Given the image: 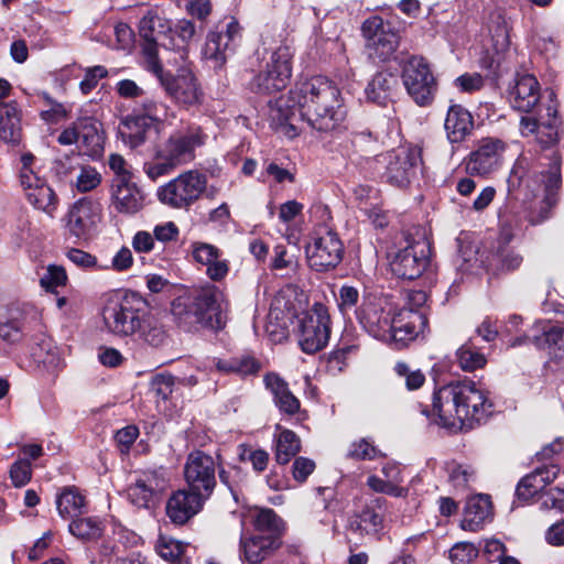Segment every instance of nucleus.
I'll use <instances>...</instances> for the list:
<instances>
[{
    "label": "nucleus",
    "instance_id": "1",
    "mask_svg": "<svg viewBox=\"0 0 564 564\" xmlns=\"http://www.w3.org/2000/svg\"><path fill=\"white\" fill-rule=\"evenodd\" d=\"M269 118L273 126L294 138L305 122L317 132L335 131L346 118L341 93L324 76H314L297 83L286 96L269 102Z\"/></svg>",
    "mask_w": 564,
    "mask_h": 564
},
{
    "label": "nucleus",
    "instance_id": "2",
    "mask_svg": "<svg viewBox=\"0 0 564 564\" xmlns=\"http://www.w3.org/2000/svg\"><path fill=\"white\" fill-rule=\"evenodd\" d=\"M510 195L521 200L531 225L549 218L561 186V160L554 153L551 158H540L527 172V159H519L508 177Z\"/></svg>",
    "mask_w": 564,
    "mask_h": 564
},
{
    "label": "nucleus",
    "instance_id": "3",
    "mask_svg": "<svg viewBox=\"0 0 564 564\" xmlns=\"http://www.w3.org/2000/svg\"><path fill=\"white\" fill-rule=\"evenodd\" d=\"M492 402L485 390L471 380L440 388L432 398V409L422 413L434 424L454 430L473 427L492 413Z\"/></svg>",
    "mask_w": 564,
    "mask_h": 564
},
{
    "label": "nucleus",
    "instance_id": "4",
    "mask_svg": "<svg viewBox=\"0 0 564 564\" xmlns=\"http://www.w3.org/2000/svg\"><path fill=\"white\" fill-rule=\"evenodd\" d=\"M223 292L214 284L192 290L172 302L171 312L178 326L187 332L199 328L221 329L226 324Z\"/></svg>",
    "mask_w": 564,
    "mask_h": 564
},
{
    "label": "nucleus",
    "instance_id": "5",
    "mask_svg": "<svg viewBox=\"0 0 564 564\" xmlns=\"http://www.w3.org/2000/svg\"><path fill=\"white\" fill-rule=\"evenodd\" d=\"M206 134L198 126H188L174 131L158 144L151 162L143 165V171L152 181L172 173L175 169L188 164L196 156V150L204 145Z\"/></svg>",
    "mask_w": 564,
    "mask_h": 564
},
{
    "label": "nucleus",
    "instance_id": "6",
    "mask_svg": "<svg viewBox=\"0 0 564 564\" xmlns=\"http://www.w3.org/2000/svg\"><path fill=\"white\" fill-rule=\"evenodd\" d=\"M148 305V302L135 292L109 300L102 308L105 329L118 337H132Z\"/></svg>",
    "mask_w": 564,
    "mask_h": 564
},
{
    "label": "nucleus",
    "instance_id": "7",
    "mask_svg": "<svg viewBox=\"0 0 564 564\" xmlns=\"http://www.w3.org/2000/svg\"><path fill=\"white\" fill-rule=\"evenodd\" d=\"M206 189V175L197 170H188L160 186L156 196L170 208L189 210Z\"/></svg>",
    "mask_w": 564,
    "mask_h": 564
},
{
    "label": "nucleus",
    "instance_id": "8",
    "mask_svg": "<svg viewBox=\"0 0 564 564\" xmlns=\"http://www.w3.org/2000/svg\"><path fill=\"white\" fill-rule=\"evenodd\" d=\"M148 54L150 55V66L147 69L158 77L165 93L177 105L189 108L202 104V89L197 78L189 69L181 68L176 75L164 73L160 59H154L151 48H149Z\"/></svg>",
    "mask_w": 564,
    "mask_h": 564
},
{
    "label": "nucleus",
    "instance_id": "9",
    "mask_svg": "<svg viewBox=\"0 0 564 564\" xmlns=\"http://www.w3.org/2000/svg\"><path fill=\"white\" fill-rule=\"evenodd\" d=\"M389 265L391 272L404 280L420 278L431 261V247L425 239L404 237L397 251L390 253Z\"/></svg>",
    "mask_w": 564,
    "mask_h": 564
},
{
    "label": "nucleus",
    "instance_id": "10",
    "mask_svg": "<svg viewBox=\"0 0 564 564\" xmlns=\"http://www.w3.org/2000/svg\"><path fill=\"white\" fill-rule=\"evenodd\" d=\"M292 51L288 45H281L271 52L265 67L250 83L258 94H272L284 89L291 78Z\"/></svg>",
    "mask_w": 564,
    "mask_h": 564
},
{
    "label": "nucleus",
    "instance_id": "11",
    "mask_svg": "<svg viewBox=\"0 0 564 564\" xmlns=\"http://www.w3.org/2000/svg\"><path fill=\"white\" fill-rule=\"evenodd\" d=\"M299 344L306 354L323 349L329 339V315L327 308L316 303L313 307L297 316Z\"/></svg>",
    "mask_w": 564,
    "mask_h": 564
},
{
    "label": "nucleus",
    "instance_id": "12",
    "mask_svg": "<svg viewBox=\"0 0 564 564\" xmlns=\"http://www.w3.org/2000/svg\"><path fill=\"white\" fill-rule=\"evenodd\" d=\"M403 85L410 97L419 106L432 104L437 90V82L429 63L421 56L408 59L402 70Z\"/></svg>",
    "mask_w": 564,
    "mask_h": 564
},
{
    "label": "nucleus",
    "instance_id": "13",
    "mask_svg": "<svg viewBox=\"0 0 564 564\" xmlns=\"http://www.w3.org/2000/svg\"><path fill=\"white\" fill-rule=\"evenodd\" d=\"M308 264L316 271L336 268L344 256V245L337 232L319 227L313 234L312 241L305 248Z\"/></svg>",
    "mask_w": 564,
    "mask_h": 564
},
{
    "label": "nucleus",
    "instance_id": "14",
    "mask_svg": "<svg viewBox=\"0 0 564 564\" xmlns=\"http://www.w3.org/2000/svg\"><path fill=\"white\" fill-rule=\"evenodd\" d=\"M101 204L91 198H80L73 204L65 216V231L77 241L89 240L101 221Z\"/></svg>",
    "mask_w": 564,
    "mask_h": 564
},
{
    "label": "nucleus",
    "instance_id": "15",
    "mask_svg": "<svg viewBox=\"0 0 564 564\" xmlns=\"http://www.w3.org/2000/svg\"><path fill=\"white\" fill-rule=\"evenodd\" d=\"M507 144L498 138H482L477 147L464 160L468 175L488 177L497 172L503 163Z\"/></svg>",
    "mask_w": 564,
    "mask_h": 564
},
{
    "label": "nucleus",
    "instance_id": "16",
    "mask_svg": "<svg viewBox=\"0 0 564 564\" xmlns=\"http://www.w3.org/2000/svg\"><path fill=\"white\" fill-rule=\"evenodd\" d=\"M386 163L383 177L395 187H406L422 163V149L417 145L403 147L383 154Z\"/></svg>",
    "mask_w": 564,
    "mask_h": 564
},
{
    "label": "nucleus",
    "instance_id": "17",
    "mask_svg": "<svg viewBox=\"0 0 564 564\" xmlns=\"http://www.w3.org/2000/svg\"><path fill=\"white\" fill-rule=\"evenodd\" d=\"M361 33L366 39L369 56L380 62L389 59L399 46V34L379 15L364 21Z\"/></svg>",
    "mask_w": 564,
    "mask_h": 564
},
{
    "label": "nucleus",
    "instance_id": "18",
    "mask_svg": "<svg viewBox=\"0 0 564 564\" xmlns=\"http://www.w3.org/2000/svg\"><path fill=\"white\" fill-rule=\"evenodd\" d=\"M169 487V478L164 468L149 469L140 473L127 488L129 501L138 508L149 509L156 505Z\"/></svg>",
    "mask_w": 564,
    "mask_h": 564
},
{
    "label": "nucleus",
    "instance_id": "19",
    "mask_svg": "<svg viewBox=\"0 0 564 564\" xmlns=\"http://www.w3.org/2000/svg\"><path fill=\"white\" fill-rule=\"evenodd\" d=\"M184 477L188 489L208 499L217 482L214 458L203 451L189 453L184 465Z\"/></svg>",
    "mask_w": 564,
    "mask_h": 564
},
{
    "label": "nucleus",
    "instance_id": "20",
    "mask_svg": "<svg viewBox=\"0 0 564 564\" xmlns=\"http://www.w3.org/2000/svg\"><path fill=\"white\" fill-rule=\"evenodd\" d=\"M520 128L522 135L534 134L542 147L555 145L560 141L563 129L562 121L557 117V101L554 99V94L550 95L545 115H540L539 120L532 117H522Z\"/></svg>",
    "mask_w": 564,
    "mask_h": 564
},
{
    "label": "nucleus",
    "instance_id": "21",
    "mask_svg": "<svg viewBox=\"0 0 564 564\" xmlns=\"http://www.w3.org/2000/svg\"><path fill=\"white\" fill-rule=\"evenodd\" d=\"M239 23L231 19L210 31L203 47V56L212 63V67L220 68L227 61L228 52H232L241 37Z\"/></svg>",
    "mask_w": 564,
    "mask_h": 564
},
{
    "label": "nucleus",
    "instance_id": "22",
    "mask_svg": "<svg viewBox=\"0 0 564 564\" xmlns=\"http://www.w3.org/2000/svg\"><path fill=\"white\" fill-rule=\"evenodd\" d=\"M425 315L412 307H403L390 321L388 339L392 340L397 348H402L415 339L426 327Z\"/></svg>",
    "mask_w": 564,
    "mask_h": 564
},
{
    "label": "nucleus",
    "instance_id": "23",
    "mask_svg": "<svg viewBox=\"0 0 564 564\" xmlns=\"http://www.w3.org/2000/svg\"><path fill=\"white\" fill-rule=\"evenodd\" d=\"M355 313L367 333L375 338L388 340L391 312L386 310L381 300L365 297L361 306Z\"/></svg>",
    "mask_w": 564,
    "mask_h": 564
},
{
    "label": "nucleus",
    "instance_id": "24",
    "mask_svg": "<svg viewBox=\"0 0 564 564\" xmlns=\"http://www.w3.org/2000/svg\"><path fill=\"white\" fill-rule=\"evenodd\" d=\"M513 238L511 230L501 228L488 256V269L495 273H506L518 270L522 262V254L510 245Z\"/></svg>",
    "mask_w": 564,
    "mask_h": 564
},
{
    "label": "nucleus",
    "instance_id": "25",
    "mask_svg": "<svg viewBox=\"0 0 564 564\" xmlns=\"http://www.w3.org/2000/svg\"><path fill=\"white\" fill-rule=\"evenodd\" d=\"M139 32L144 40L142 52L145 58V65L149 67L150 55L148 51L151 48L154 59H159V45L166 46L165 42L160 41L165 39L169 32H172L171 22L160 17L156 10L150 9L140 20Z\"/></svg>",
    "mask_w": 564,
    "mask_h": 564
},
{
    "label": "nucleus",
    "instance_id": "26",
    "mask_svg": "<svg viewBox=\"0 0 564 564\" xmlns=\"http://www.w3.org/2000/svg\"><path fill=\"white\" fill-rule=\"evenodd\" d=\"M112 205L118 213L133 215L145 205V195L131 180L113 178Z\"/></svg>",
    "mask_w": 564,
    "mask_h": 564
},
{
    "label": "nucleus",
    "instance_id": "27",
    "mask_svg": "<svg viewBox=\"0 0 564 564\" xmlns=\"http://www.w3.org/2000/svg\"><path fill=\"white\" fill-rule=\"evenodd\" d=\"M206 500L194 490H178L167 500L166 514L173 523L184 524L202 509Z\"/></svg>",
    "mask_w": 564,
    "mask_h": 564
},
{
    "label": "nucleus",
    "instance_id": "28",
    "mask_svg": "<svg viewBox=\"0 0 564 564\" xmlns=\"http://www.w3.org/2000/svg\"><path fill=\"white\" fill-rule=\"evenodd\" d=\"M387 500L381 497L371 499L360 512L354 513L348 520V529L357 534H375L382 529L383 517L378 510L386 508Z\"/></svg>",
    "mask_w": 564,
    "mask_h": 564
},
{
    "label": "nucleus",
    "instance_id": "29",
    "mask_svg": "<svg viewBox=\"0 0 564 564\" xmlns=\"http://www.w3.org/2000/svg\"><path fill=\"white\" fill-rule=\"evenodd\" d=\"M474 117L469 110L458 104L448 107L444 121L447 140L453 143H462L474 131Z\"/></svg>",
    "mask_w": 564,
    "mask_h": 564
},
{
    "label": "nucleus",
    "instance_id": "30",
    "mask_svg": "<svg viewBox=\"0 0 564 564\" xmlns=\"http://www.w3.org/2000/svg\"><path fill=\"white\" fill-rule=\"evenodd\" d=\"M529 343H532L540 349H546L551 358L558 361L564 360V328L554 326L544 330L541 336L533 337L523 334L511 339L509 346L517 347Z\"/></svg>",
    "mask_w": 564,
    "mask_h": 564
},
{
    "label": "nucleus",
    "instance_id": "31",
    "mask_svg": "<svg viewBox=\"0 0 564 564\" xmlns=\"http://www.w3.org/2000/svg\"><path fill=\"white\" fill-rule=\"evenodd\" d=\"M512 107L529 112L540 100V84L531 74H518L510 91Z\"/></svg>",
    "mask_w": 564,
    "mask_h": 564
},
{
    "label": "nucleus",
    "instance_id": "32",
    "mask_svg": "<svg viewBox=\"0 0 564 564\" xmlns=\"http://www.w3.org/2000/svg\"><path fill=\"white\" fill-rule=\"evenodd\" d=\"M40 321L39 311L26 305L19 316L12 315L8 321L0 322V338L8 344L20 343L30 330L32 322Z\"/></svg>",
    "mask_w": 564,
    "mask_h": 564
},
{
    "label": "nucleus",
    "instance_id": "33",
    "mask_svg": "<svg viewBox=\"0 0 564 564\" xmlns=\"http://www.w3.org/2000/svg\"><path fill=\"white\" fill-rule=\"evenodd\" d=\"M132 337L141 344L154 348L166 341L167 332L161 318L150 310L149 305Z\"/></svg>",
    "mask_w": 564,
    "mask_h": 564
},
{
    "label": "nucleus",
    "instance_id": "34",
    "mask_svg": "<svg viewBox=\"0 0 564 564\" xmlns=\"http://www.w3.org/2000/svg\"><path fill=\"white\" fill-rule=\"evenodd\" d=\"M558 473L560 467L557 465H545L536 468L520 480L516 489L517 497L523 501L530 500L546 485L552 482Z\"/></svg>",
    "mask_w": 564,
    "mask_h": 564
},
{
    "label": "nucleus",
    "instance_id": "35",
    "mask_svg": "<svg viewBox=\"0 0 564 564\" xmlns=\"http://www.w3.org/2000/svg\"><path fill=\"white\" fill-rule=\"evenodd\" d=\"M152 127L150 117L131 113L121 120L119 133L124 144L131 149H137L145 143Z\"/></svg>",
    "mask_w": 564,
    "mask_h": 564
},
{
    "label": "nucleus",
    "instance_id": "36",
    "mask_svg": "<svg viewBox=\"0 0 564 564\" xmlns=\"http://www.w3.org/2000/svg\"><path fill=\"white\" fill-rule=\"evenodd\" d=\"M491 517V501L486 495L469 498L464 509L460 528L475 532Z\"/></svg>",
    "mask_w": 564,
    "mask_h": 564
},
{
    "label": "nucleus",
    "instance_id": "37",
    "mask_svg": "<svg viewBox=\"0 0 564 564\" xmlns=\"http://www.w3.org/2000/svg\"><path fill=\"white\" fill-rule=\"evenodd\" d=\"M265 387L273 394V401L280 412L293 415L300 411V400L291 392L289 384L278 375L269 373L264 377Z\"/></svg>",
    "mask_w": 564,
    "mask_h": 564
},
{
    "label": "nucleus",
    "instance_id": "38",
    "mask_svg": "<svg viewBox=\"0 0 564 564\" xmlns=\"http://www.w3.org/2000/svg\"><path fill=\"white\" fill-rule=\"evenodd\" d=\"M101 124L91 117L77 119L78 141L85 149L86 154L97 158L104 150V135L100 131Z\"/></svg>",
    "mask_w": 564,
    "mask_h": 564
},
{
    "label": "nucleus",
    "instance_id": "39",
    "mask_svg": "<svg viewBox=\"0 0 564 564\" xmlns=\"http://www.w3.org/2000/svg\"><path fill=\"white\" fill-rule=\"evenodd\" d=\"M281 542L272 534H254L241 540V551L246 561L251 564L262 562Z\"/></svg>",
    "mask_w": 564,
    "mask_h": 564
},
{
    "label": "nucleus",
    "instance_id": "40",
    "mask_svg": "<svg viewBox=\"0 0 564 564\" xmlns=\"http://www.w3.org/2000/svg\"><path fill=\"white\" fill-rule=\"evenodd\" d=\"M398 76L388 70L378 72L366 87L367 99L380 106H384L398 87Z\"/></svg>",
    "mask_w": 564,
    "mask_h": 564
},
{
    "label": "nucleus",
    "instance_id": "41",
    "mask_svg": "<svg viewBox=\"0 0 564 564\" xmlns=\"http://www.w3.org/2000/svg\"><path fill=\"white\" fill-rule=\"evenodd\" d=\"M56 509L63 519H74L87 511L85 496L75 486L61 489L56 496Z\"/></svg>",
    "mask_w": 564,
    "mask_h": 564
},
{
    "label": "nucleus",
    "instance_id": "42",
    "mask_svg": "<svg viewBox=\"0 0 564 564\" xmlns=\"http://www.w3.org/2000/svg\"><path fill=\"white\" fill-rule=\"evenodd\" d=\"M0 140L12 144L21 140V112L15 101L0 105Z\"/></svg>",
    "mask_w": 564,
    "mask_h": 564
},
{
    "label": "nucleus",
    "instance_id": "43",
    "mask_svg": "<svg viewBox=\"0 0 564 564\" xmlns=\"http://www.w3.org/2000/svg\"><path fill=\"white\" fill-rule=\"evenodd\" d=\"M278 432L274 435V456L280 465L288 464L301 451V441L291 430L283 429L280 424L275 426Z\"/></svg>",
    "mask_w": 564,
    "mask_h": 564
},
{
    "label": "nucleus",
    "instance_id": "44",
    "mask_svg": "<svg viewBox=\"0 0 564 564\" xmlns=\"http://www.w3.org/2000/svg\"><path fill=\"white\" fill-rule=\"evenodd\" d=\"M489 32L496 52H505L510 45V19L502 10H495L489 18Z\"/></svg>",
    "mask_w": 564,
    "mask_h": 564
},
{
    "label": "nucleus",
    "instance_id": "45",
    "mask_svg": "<svg viewBox=\"0 0 564 564\" xmlns=\"http://www.w3.org/2000/svg\"><path fill=\"white\" fill-rule=\"evenodd\" d=\"M36 362L42 364L43 367L50 371L55 372L64 367V359L56 346L50 338H43L37 344V348L32 352Z\"/></svg>",
    "mask_w": 564,
    "mask_h": 564
},
{
    "label": "nucleus",
    "instance_id": "46",
    "mask_svg": "<svg viewBox=\"0 0 564 564\" xmlns=\"http://www.w3.org/2000/svg\"><path fill=\"white\" fill-rule=\"evenodd\" d=\"M456 359L460 369L468 372L481 369L487 364L486 356L478 350L470 339L457 349Z\"/></svg>",
    "mask_w": 564,
    "mask_h": 564
},
{
    "label": "nucleus",
    "instance_id": "47",
    "mask_svg": "<svg viewBox=\"0 0 564 564\" xmlns=\"http://www.w3.org/2000/svg\"><path fill=\"white\" fill-rule=\"evenodd\" d=\"M68 531L75 538L83 541L97 540L102 534L101 522L97 518H74L68 524Z\"/></svg>",
    "mask_w": 564,
    "mask_h": 564
},
{
    "label": "nucleus",
    "instance_id": "48",
    "mask_svg": "<svg viewBox=\"0 0 564 564\" xmlns=\"http://www.w3.org/2000/svg\"><path fill=\"white\" fill-rule=\"evenodd\" d=\"M25 195L31 205L53 216L57 205V196L46 183L29 191Z\"/></svg>",
    "mask_w": 564,
    "mask_h": 564
},
{
    "label": "nucleus",
    "instance_id": "49",
    "mask_svg": "<svg viewBox=\"0 0 564 564\" xmlns=\"http://www.w3.org/2000/svg\"><path fill=\"white\" fill-rule=\"evenodd\" d=\"M156 553L164 560L173 562V564H180L181 562L189 561L184 556V546L183 544L167 535L160 534L156 543H155Z\"/></svg>",
    "mask_w": 564,
    "mask_h": 564
},
{
    "label": "nucleus",
    "instance_id": "50",
    "mask_svg": "<svg viewBox=\"0 0 564 564\" xmlns=\"http://www.w3.org/2000/svg\"><path fill=\"white\" fill-rule=\"evenodd\" d=\"M280 300L276 299L270 307L265 332L273 341H280L286 337V318L284 312L280 307Z\"/></svg>",
    "mask_w": 564,
    "mask_h": 564
},
{
    "label": "nucleus",
    "instance_id": "51",
    "mask_svg": "<svg viewBox=\"0 0 564 564\" xmlns=\"http://www.w3.org/2000/svg\"><path fill=\"white\" fill-rule=\"evenodd\" d=\"M448 482L456 491H466L469 484L475 480V470L469 465L451 462L446 464Z\"/></svg>",
    "mask_w": 564,
    "mask_h": 564
},
{
    "label": "nucleus",
    "instance_id": "52",
    "mask_svg": "<svg viewBox=\"0 0 564 564\" xmlns=\"http://www.w3.org/2000/svg\"><path fill=\"white\" fill-rule=\"evenodd\" d=\"M238 458L240 462H250L254 471L262 473L268 467L270 456L262 448L252 449L247 444H240L238 446Z\"/></svg>",
    "mask_w": 564,
    "mask_h": 564
},
{
    "label": "nucleus",
    "instance_id": "53",
    "mask_svg": "<svg viewBox=\"0 0 564 564\" xmlns=\"http://www.w3.org/2000/svg\"><path fill=\"white\" fill-rule=\"evenodd\" d=\"M101 182V175L95 167L79 165L74 177L76 188L86 193L96 188Z\"/></svg>",
    "mask_w": 564,
    "mask_h": 564
},
{
    "label": "nucleus",
    "instance_id": "54",
    "mask_svg": "<svg viewBox=\"0 0 564 564\" xmlns=\"http://www.w3.org/2000/svg\"><path fill=\"white\" fill-rule=\"evenodd\" d=\"M66 282L67 274L65 269L56 264H50L40 278V284L46 291H54L58 286H64Z\"/></svg>",
    "mask_w": 564,
    "mask_h": 564
},
{
    "label": "nucleus",
    "instance_id": "55",
    "mask_svg": "<svg viewBox=\"0 0 564 564\" xmlns=\"http://www.w3.org/2000/svg\"><path fill=\"white\" fill-rule=\"evenodd\" d=\"M398 377L404 379L408 390H416L425 381V376L420 369H412L408 364L399 361L394 366Z\"/></svg>",
    "mask_w": 564,
    "mask_h": 564
},
{
    "label": "nucleus",
    "instance_id": "56",
    "mask_svg": "<svg viewBox=\"0 0 564 564\" xmlns=\"http://www.w3.org/2000/svg\"><path fill=\"white\" fill-rule=\"evenodd\" d=\"M478 556V549L470 542H458L449 550L453 564H470Z\"/></svg>",
    "mask_w": 564,
    "mask_h": 564
},
{
    "label": "nucleus",
    "instance_id": "57",
    "mask_svg": "<svg viewBox=\"0 0 564 564\" xmlns=\"http://www.w3.org/2000/svg\"><path fill=\"white\" fill-rule=\"evenodd\" d=\"M380 454L379 449L373 446L368 440L361 438L354 442L348 452L347 457L357 460H372Z\"/></svg>",
    "mask_w": 564,
    "mask_h": 564
},
{
    "label": "nucleus",
    "instance_id": "58",
    "mask_svg": "<svg viewBox=\"0 0 564 564\" xmlns=\"http://www.w3.org/2000/svg\"><path fill=\"white\" fill-rule=\"evenodd\" d=\"M176 379L171 375H156L151 381V390L154 394L166 402L172 397L175 388Z\"/></svg>",
    "mask_w": 564,
    "mask_h": 564
},
{
    "label": "nucleus",
    "instance_id": "59",
    "mask_svg": "<svg viewBox=\"0 0 564 564\" xmlns=\"http://www.w3.org/2000/svg\"><path fill=\"white\" fill-rule=\"evenodd\" d=\"M78 167L79 164L76 162V159L66 155L54 162L53 171L61 181L73 184Z\"/></svg>",
    "mask_w": 564,
    "mask_h": 564
},
{
    "label": "nucleus",
    "instance_id": "60",
    "mask_svg": "<svg viewBox=\"0 0 564 564\" xmlns=\"http://www.w3.org/2000/svg\"><path fill=\"white\" fill-rule=\"evenodd\" d=\"M32 476V465L28 458L14 462L10 468V478L15 487L25 486Z\"/></svg>",
    "mask_w": 564,
    "mask_h": 564
},
{
    "label": "nucleus",
    "instance_id": "61",
    "mask_svg": "<svg viewBox=\"0 0 564 564\" xmlns=\"http://www.w3.org/2000/svg\"><path fill=\"white\" fill-rule=\"evenodd\" d=\"M367 486L375 492L386 494L392 497H405L409 492L406 488H395L389 486L388 482L378 477L377 475H370L367 478Z\"/></svg>",
    "mask_w": 564,
    "mask_h": 564
},
{
    "label": "nucleus",
    "instance_id": "62",
    "mask_svg": "<svg viewBox=\"0 0 564 564\" xmlns=\"http://www.w3.org/2000/svg\"><path fill=\"white\" fill-rule=\"evenodd\" d=\"M192 253L195 261L200 264L209 263L216 257L221 256L220 250L216 246L207 242H194L192 245Z\"/></svg>",
    "mask_w": 564,
    "mask_h": 564
},
{
    "label": "nucleus",
    "instance_id": "63",
    "mask_svg": "<svg viewBox=\"0 0 564 564\" xmlns=\"http://www.w3.org/2000/svg\"><path fill=\"white\" fill-rule=\"evenodd\" d=\"M541 509L564 512V489L551 488L541 496Z\"/></svg>",
    "mask_w": 564,
    "mask_h": 564
},
{
    "label": "nucleus",
    "instance_id": "64",
    "mask_svg": "<svg viewBox=\"0 0 564 564\" xmlns=\"http://www.w3.org/2000/svg\"><path fill=\"white\" fill-rule=\"evenodd\" d=\"M455 87L463 93H474L484 86V78L478 73H465L454 80Z\"/></svg>",
    "mask_w": 564,
    "mask_h": 564
}]
</instances>
